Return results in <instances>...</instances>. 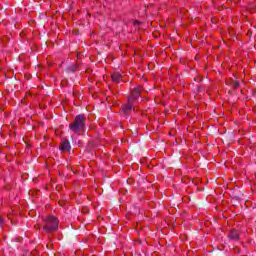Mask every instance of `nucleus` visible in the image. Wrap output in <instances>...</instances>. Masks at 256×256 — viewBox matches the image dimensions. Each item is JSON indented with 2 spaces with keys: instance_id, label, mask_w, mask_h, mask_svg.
<instances>
[{
  "instance_id": "nucleus-1",
  "label": "nucleus",
  "mask_w": 256,
  "mask_h": 256,
  "mask_svg": "<svg viewBox=\"0 0 256 256\" xmlns=\"http://www.w3.org/2000/svg\"><path fill=\"white\" fill-rule=\"evenodd\" d=\"M87 118L85 115H77L72 123L69 125L70 131L75 133V135H83L86 129Z\"/></svg>"
},
{
  "instance_id": "nucleus-2",
  "label": "nucleus",
  "mask_w": 256,
  "mask_h": 256,
  "mask_svg": "<svg viewBox=\"0 0 256 256\" xmlns=\"http://www.w3.org/2000/svg\"><path fill=\"white\" fill-rule=\"evenodd\" d=\"M141 95V87H136L132 91L131 95L128 97V102L122 106L121 111L127 115L128 113H131L133 109H135V101L139 99V96Z\"/></svg>"
},
{
  "instance_id": "nucleus-3",
  "label": "nucleus",
  "mask_w": 256,
  "mask_h": 256,
  "mask_svg": "<svg viewBox=\"0 0 256 256\" xmlns=\"http://www.w3.org/2000/svg\"><path fill=\"white\" fill-rule=\"evenodd\" d=\"M59 227V220L54 216H48L44 219V226L43 229L46 233H51L52 231H57Z\"/></svg>"
},
{
  "instance_id": "nucleus-4",
  "label": "nucleus",
  "mask_w": 256,
  "mask_h": 256,
  "mask_svg": "<svg viewBox=\"0 0 256 256\" xmlns=\"http://www.w3.org/2000/svg\"><path fill=\"white\" fill-rule=\"evenodd\" d=\"M61 151H69L71 149V144L69 143V140H64L60 144Z\"/></svg>"
},
{
  "instance_id": "nucleus-5",
  "label": "nucleus",
  "mask_w": 256,
  "mask_h": 256,
  "mask_svg": "<svg viewBox=\"0 0 256 256\" xmlns=\"http://www.w3.org/2000/svg\"><path fill=\"white\" fill-rule=\"evenodd\" d=\"M229 239H233L234 241H239V232L237 230L230 231L228 235Z\"/></svg>"
},
{
  "instance_id": "nucleus-6",
  "label": "nucleus",
  "mask_w": 256,
  "mask_h": 256,
  "mask_svg": "<svg viewBox=\"0 0 256 256\" xmlns=\"http://www.w3.org/2000/svg\"><path fill=\"white\" fill-rule=\"evenodd\" d=\"M112 81L114 83H121V74H119V72H114L112 74Z\"/></svg>"
},
{
  "instance_id": "nucleus-7",
  "label": "nucleus",
  "mask_w": 256,
  "mask_h": 256,
  "mask_svg": "<svg viewBox=\"0 0 256 256\" xmlns=\"http://www.w3.org/2000/svg\"><path fill=\"white\" fill-rule=\"evenodd\" d=\"M227 85H232L234 89H237L239 87V82L234 80L232 82H227Z\"/></svg>"
},
{
  "instance_id": "nucleus-8",
  "label": "nucleus",
  "mask_w": 256,
  "mask_h": 256,
  "mask_svg": "<svg viewBox=\"0 0 256 256\" xmlns=\"http://www.w3.org/2000/svg\"><path fill=\"white\" fill-rule=\"evenodd\" d=\"M0 225H3V219L0 218Z\"/></svg>"
}]
</instances>
